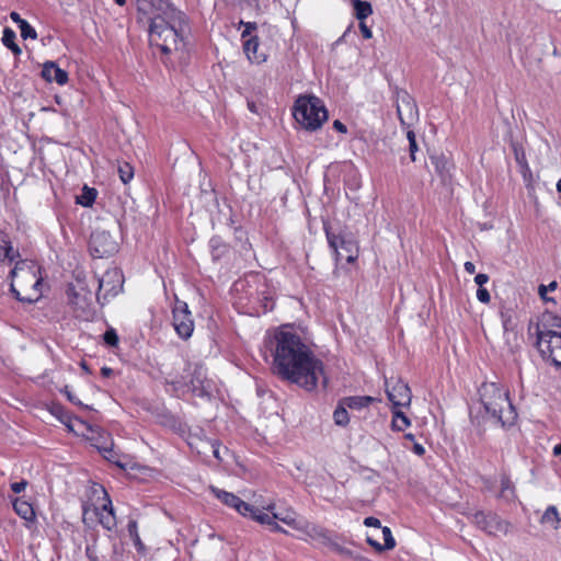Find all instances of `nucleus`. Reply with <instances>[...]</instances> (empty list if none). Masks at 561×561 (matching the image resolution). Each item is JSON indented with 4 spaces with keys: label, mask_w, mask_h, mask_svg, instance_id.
Here are the masks:
<instances>
[{
    "label": "nucleus",
    "mask_w": 561,
    "mask_h": 561,
    "mask_svg": "<svg viewBox=\"0 0 561 561\" xmlns=\"http://www.w3.org/2000/svg\"><path fill=\"white\" fill-rule=\"evenodd\" d=\"M10 19L18 24V26L20 27V25H22L26 20L22 19L20 16V14L15 11L11 12L10 13Z\"/></svg>",
    "instance_id": "8fccbe9b"
},
{
    "label": "nucleus",
    "mask_w": 561,
    "mask_h": 561,
    "mask_svg": "<svg viewBox=\"0 0 561 561\" xmlns=\"http://www.w3.org/2000/svg\"><path fill=\"white\" fill-rule=\"evenodd\" d=\"M515 158H516L517 163L523 169H525V170L528 169V164H527L526 157H525L524 152H519V151L515 150Z\"/></svg>",
    "instance_id": "a18cd8bd"
},
{
    "label": "nucleus",
    "mask_w": 561,
    "mask_h": 561,
    "mask_svg": "<svg viewBox=\"0 0 561 561\" xmlns=\"http://www.w3.org/2000/svg\"><path fill=\"white\" fill-rule=\"evenodd\" d=\"M333 419L336 425L339 426H346L350 422V416L347 413V407L343 404V401L341 400L337 408L335 409L333 413Z\"/></svg>",
    "instance_id": "2f4dec72"
},
{
    "label": "nucleus",
    "mask_w": 561,
    "mask_h": 561,
    "mask_svg": "<svg viewBox=\"0 0 561 561\" xmlns=\"http://www.w3.org/2000/svg\"><path fill=\"white\" fill-rule=\"evenodd\" d=\"M103 337L104 342L110 346H116L118 344V335L114 329L106 330Z\"/></svg>",
    "instance_id": "4c0bfd02"
},
{
    "label": "nucleus",
    "mask_w": 561,
    "mask_h": 561,
    "mask_svg": "<svg viewBox=\"0 0 561 561\" xmlns=\"http://www.w3.org/2000/svg\"><path fill=\"white\" fill-rule=\"evenodd\" d=\"M541 524L550 526L552 529H558L561 524L556 506H549L541 516Z\"/></svg>",
    "instance_id": "cd10ccee"
},
{
    "label": "nucleus",
    "mask_w": 561,
    "mask_h": 561,
    "mask_svg": "<svg viewBox=\"0 0 561 561\" xmlns=\"http://www.w3.org/2000/svg\"><path fill=\"white\" fill-rule=\"evenodd\" d=\"M264 299H265V302H264V309H265V311H267V310H272V309H273V302H272V301H271V302H268L267 297H264Z\"/></svg>",
    "instance_id": "13d9d810"
},
{
    "label": "nucleus",
    "mask_w": 561,
    "mask_h": 561,
    "mask_svg": "<svg viewBox=\"0 0 561 561\" xmlns=\"http://www.w3.org/2000/svg\"><path fill=\"white\" fill-rule=\"evenodd\" d=\"M127 530H128L129 537L133 539V542H134L136 549L139 552H144L145 545L142 543V541L140 539V536L138 534L137 522L136 520H129V523L127 525Z\"/></svg>",
    "instance_id": "473e14b6"
},
{
    "label": "nucleus",
    "mask_w": 561,
    "mask_h": 561,
    "mask_svg": "<svg viewBox=\"0 0 561 561\" xmlns=\"http://www.w3.org/2000/svg\"><path fill=\"white\" fill-rule=\"evenodd\" d=\"M96 195H98V192L95 188L88 187L85 185L82 188L81 195L77 197V203L84 207H90L94 203Z\"/></svg>",
    "instance_id": "7c9ffc66"
},
{
    "label": "nucleus",
    "mask_w": 561,
    "mask_h": 561,
    "mask_svg": "<svg viewBox=\"0 0 561 561\" xmlns=\"http://www.w3.org/2000/svg\"><path fill=\"white\" fill-rule=\"evenodd\" d=\"M404 437H405L407 439H409V440L413 442V443H414V440H415V436H414L413 434H411V433L405 434V436H404Z\"/></svg>",
    "instance_id": "052dcab7"
},
{
    "label": "nucleus",
    "mask_w": 561,
    "mask_h": 561,
    "mask_svg": "<svg viewBox=\"0 0 561 561\" xmlns=\"http://www.w3.org/2000/svg\"><path fill=\"white\" fill-rule=\"evenodd\" d=\"M99 491L102 494V497L98 499V503L83 504L82 520L88 526L98 522L106 530H113L116 527L117 522L112 501L103 488H100Z\"/></svg>",
    "instance_id": "6e6552de"
},
{
    "label": "nucleus",
    "mask_w": 561,
    "mask_h": 561,
    "mask_svg": "<svg viewBox=\"0 0 561 561\" xmlns=\"http://www.w3.org/2000/svg\"><path fill=\"white\" fill-rule=\"evenodd\" d=\"M203 371L202 368L195 369V377L191 378L190 380L186 379L184 376L180 377H172L167 379V382L173 386V389L175 391L182 390L183 388L187 387L192 391L196 392L201 390V394L206 391V386L199 380V377L202 376Z\"/></svg>",
    "instance_id": "f3484780"
},
{
    "label": "nucleus",
    "mask_w": 561,
    "mask_h": 561,
    "mask_svg": "<svg viewBox=\"0 0 561 561\" xmlns=\"http://www.w3.org/2000/svg\"><path fill=\"white\" fill-rule=\"evenodd\" d=\"M431 161L440 181L444 184L448 183L451 179V170L454 169L453 162L444 154L431 156Z\"/></svg>",
    "instance_id": "aec40b11"
},
{
    "label": "nucleus",
    "mask_w": 561,
    "mask_h": 561,
    "mask_svg": "<svg viewBox=\"0 0 561 561\" xmlns=\"http://www.w3.org/2000/svg\"><path fill=\"white\" fill-rule=\"evenodd\" d=\"M85 556L90 561H98V551L96 547L94 545L87 546L85 548Z\"/></svg>",
    "instance_id": "ea45409f"
},
{
    "label": "nucleus",
    "mask_w": 561,
    "mask_h": 561,
    "mask_svg": "<svg viewBox=\"0 0 561 561\" xmlns=\"http://www.w3.org/2000/svg\"><path fill=\"white\" fill-rule=\"evenodd\" d=\"M410 424L409 417L402 411L398 410V408H394L391 422L392 430L401 432L408 428Z\"/></svg>",
    "instance_id": "c756f323"
},
{
    "label": "nucleus",
    "mask_w": 561,
    "mask_h": 561,
    "mask_svg": "<svg viewBox=\"0 0 561 561\" xmlns=\"http://www.w3.org/2000/svg\"><path fill=\"white\" fill-rule=\"evenodd\" d=\"M173 327L180 337L187 340L194 331V321L187 304L176 301L173 308Z\"/></svg>",
    "instance_id": "ddd939ff"
},
{
    "label": "nucleus",
    "mask_w": 561,
    "mask_h": 561,
    "mask_svg": "<svg viewBox=\"0 0 561 561\" xmlns=\"http://www.w3.org/2000/svg\"><path fill=\"white\" fill-rule=\"evenodd\" d=\"M333 128L336 129L337 131L342 133V134H345L347 131V128H346L345 124H343L339 119L333 122Z\"/></svg>",
    "instance_id": "3c124183"
},
{
    "label": "nucleus",
    "mask_w": 561,
    "mask_h": 561,
    "mask_svg": "<svg viewBox=\"0 0 561 561\" xmlns=\"http://www.w3.org/2000/svg\"><path fill=\"white\" fill-rule=\"evenodd\" d=\"M413 453L417 456H423L425 454V448L423 447V445L414 442Z\"/></svg>",
    "instance_id": "603ef678"
},
{
    "label": "nucleus",
    "mask_w": 561,
    "mask_h": 561,
    "mask_svg": "<svg viewBox=\"0 0 561 561\" xmlns=\"http://www.w3.org/2000/svg\"><path fill=\"white\" fill-rule=\"evenodd\" d=\"M396 106L402 126L410 127L419 119V110L413 98L404 90L397 91Z\"/></svg>",
    "instance_id": "f8f14e48"
},
{
    "label": "nucleus",
    "mask_w": 561,
    "mask_h": 561,
    "mask_svg": "<svg viewBox=\"0 0 561 561\" xmlns=\"http://www.w3.org/2000/svg\"><path fill=\"white\" fill-rule=\"evenodd\" d=\"M556 187H557V191H558L559 193H561V180H559V181L557 182Z\"/></svg>",
    "instance_id": "680f3d73"
},
{
    "label": "nucleus",
    "mask_w": 561,
    "mask_h": 561,
    "mask_svg": "<svg viewBox=\"0 0 561 561\" xmlns=\"http://www.w3.org/2000/svg\"><path fill=\"white\" fill-rule=\"evenodd\" d=\"M11 290L20 301L34 302L42 296L39 266L30 261H19L10 272Z\"/></svg>",
    "instance_id": "423d86ee"
},
{
    "label": "nucleus",
    "mask_w": 561,
    "mask_h": 561,
    "mask_svg": "<svg viewBox=\"0 0 561 561\" xmlns=\"http://www.w3.org/2000/svg\"><path fill=\"white\" fill-rule=\"evenodd\" d=\"M276 520H277V519H273L272 525H268V526L271 527V529H272L273 531L287 534V531H286L282 526H279V525L276 523Z\"/></svg>",
    "instance_id": "864d4df0"
},
{
    "label": "nucleus",
    "mask_w": 561,
    "mask_h": 561,
    "mask_svg": "<svg viewBox=\"0 0 561 561\" xmlns=\"http://www.w3.org/2000/svg\"><path fill=\"white\" fill-rule=\"evenodd\" d=\"M489 282V276L486 274H477L474 277V283L478 285V287H483L484 284Z\"/></svg>",
    "instance_id": "de8ad7c7"
},
{
    "label": "nucleus",
    "mask_w": 561,
    "mask_h": 561,
    "mask_svg": "<svg viewBox=\"0 0 561 561\" xmlns=\"http://www.w3.org/2000/svg\"><path fill=\"white\" fill-rule=\"evenodd\" d=\"M18 256L19 252L11 245V242L5 238H0V262L11 264Z\"/></svg>",
    "instance_id": "a878e982"
},
{
    "label": "nucleus",
    "mask_w": 561,
    "mask_h": 561,
    "mask_svg": "<svg viewBox=\"0 0 561 561\" xmlns=\"http://www.w3.org/2000/svg\"><path fill=\"white\" fill-rule=\"evenodd\" d=\"M104 453H105L104 457L107 460L115 462L117 466H119L122 468L124 467L121 462H117V461L114 460V458L112 456V450L111 449H104Z\"/></svg>",
    "instance_id": "6e6d98bb"
},
{
    "label": "nucleus",
    "mask_w": 561,
    "mask_h": 561,
    "mask_svg": "<svg viewBox=\"0 0 561 561\" xmlns=\"http://www.w3.org/2000/svg\"><path fill=\"white\" fill-rule=\"evenodd\" d=\"M386 392L394 408L409 407L411 403V390L407 383L400 380L396 381L391 387L386 382Z\"/></svg>",
    "instance_id": "dca6fc26"
},
{
    "label": "nucleus",
    "mask_w": 561,
    "mask_h": 561,
    "mask_svg": "<svg viewBox=\"0 0 561 561\" xmlns=\"http://www.w3.org/2000/svg\"><path fill=\"white\" fill-rule=\"evenodd\" d=\"M15 38H16V34L15 32L10 28V27H5L3 30V35H2V44L9 48L13 54L14 56H20L22 54V50L21 48L15 44Z\"/></svg>",
    "instance_id": "bb28decb"
},
{
    "label": "nucleus",
    "mask_w": 561,
    "mask_h": 561,
    "mask_svg": "<svg viewBox=\"0 0 561 561\" xmlns=\"http://www.w3.org/2000/svg\"><path fill=\"white\" fill-rule=\"evenodd\" d=\"M381 534L383 537V545L374 538L373 535H367V542L369 546L375 548L377 551L391 550L396 547V540L392 536L391 529L387 526L381 527Z\"/></svg>",
    "instance_id": "4be33fe9"
},
{
    "label": "nucleus",
    "mask_w": 561,
    "mask_h": 561,
    "mask_svg": "<svg viewBox=\"0 0 561 561\" xmlns=\"http://www.w3.org/2000/svg\"><path fill=\"white\" fill-rule=\"evenodd\" d=\"M463 267L465 271L469 274H473L476 272V265L470 261L466 262Z\"/></svg>",
    "instance_id": "5fc2aeb1"
},
{
    "label": "nucleus",
    "mask_w": 561,
    "mask_h": 561,
    "mask_svg": "<svg viewBox=\"0 0 561 561\" xmlns=\"http://www.w3.org/2000/svg\"><path fill=\"white\" fill-rule=\"evenodd\" d=\"M209 490L214 494V496L217 497L222 504L227 505L228 507L234 508L242 516L251 517L252 519H254V516L256 515L257 512V507H254L245 503L236 494L218 489L216 486H210Z\"/></svg>",
    "instance_id": "4468645a"
},
{
    "label": "nucleus",
    "mask_w": 561,
    "mask_h": 561,
    "mask_svg": "<svg viewBox=\"0 0 561 561\" xmlns=\"http://www.w3.org/2000/svg\"><path fill=\"white\" fill-rule=\"evenodd\" d=\"M557 288V282H551L548 286L540 285L539 287V295L542 299H547L546 293L547 290H554Z\"/></svg>",
    "instance_id": "a19ab883"
},
{
    "label": "nucleus",
    "mask_w": 561,
    "mask_h": 561,
    "mask_svg": "<svg viewBox=\"0 0 561 561\" xmlns=\"http://www.w3.org/2000/svg\"><path fill=\"white\" fill-rule=\"evenodd\" d=\"M137 10L149 21V42L164 56L185 49V14L164 0H136Z\"/></svg>",
    "instance_id": "f03ea898"
},
{
    "label": "nucleus",
    "mask_w": 561,
    "mask_h": 561,
    "mask_svg": "<svg viewBox=\"0 0 561 561\" xmlns=\"http://www.w3.org/2000/svg\"><path fill=\"white\" fill-rule=\"evenodd\" d=\"M477 298L480 302L488 304L490 302L491 296L485 288L479 287L477 290Z\"/></svg>",
    "instance_id": "58836bf2"
},
{
    "label": "nucleus",
    "mask_w": 561,
    "mask_h": 561,
    "mask_svg": "<svg viewBox=\"0 0 561 561\" xmlns=\"http://www.w3.org/2000/svg\"><path fill=\"white\" fill-rule=\"evenodd\" d=\"M481 404L501 426H511L517 419V413L512 404L508 392L500 383L484 382L479 388Z\"/></svg>",
    "instance_id": "20e7f679"
},
{
    "label": "nucleus",
    "mask_w": 561,
    "mask_h": 561,
    "mask_svg": "<svg viewBox=\"0 0 561 561\" xmlns=\"http://www.w3.org/2000/svg\"><path fill=\"white\" fill-rule=\"evenodd\" d=\"M12 504H13L14 512L20 517H22L23 519L28 520V522L34 520L35 512H34L33 506L28 502L18 497L13 501Z\"/></svg>",
    "instance_id": "5701e85b"
},
{
    "label": "nucleus",
    "mask_w": 561,
    "mask_h": 561,
    "mask_svg": "<svg viewBox=\"0 0 561 561\" xmlns=\"http://www.w3.org/2000/svg\"><path fill=\"white\" fill-rule=\"evenodd\" d=\"M407 137L409 140L410 157L414 162L416 160L415 152L417 151L416 137L413 130H408Z\"/></svg>",
    "instance_id": "e433bc0d"
},
{
    "label": "nucleus",
    "mask_w": 561,
    "mask_h": 561,
    "mask_svg": "<svg viewBox=\"0 0 561 561\" xmlns=\"http://www.w3.org/2000/svg\"><path fill=\"white\" fill-rule=\"evenodd\" d=\"M20 32H21V37L23 39H36L37 38V33L35 31V28L27 22L25 21L22 25H20Z\"/></svg>",
    "instance_id": "c9c22d12"
},
{
    "label": "nucleus",
    "mask_w": 561,
    "mask_h": 561,
    "mask_svg": "<svg viewBox=\"0 0 561 561\" xmlns=\"http://www.w3.org/2000/svg\"><path fill=\"white\" fill-rule=\"evenodd\" d=\"M502 325L504 331H511L515 328V322L513 319V311L511 309H501L500 312Z\"/></svg>",
    "instance_id": "f704fd0d"
},
{
    "label": "nucleus",
    "mask_w": 561,
    "mask_h": 561,
    "mask_svg": "<svg viewBox=\"0 0 561 561\" xmlns=\"http://www.w3.org/2000/svg\"><path fill=\"white\" fill-rule=\"evenodd\" d=\"M42 77L48 82L64 85L68 82V73L54 61H46L42 69Z\"/></svg>",
    "instance_id": "412c9836"
},
{
    "label": "nucleus",
    "mask_w": 561,
    "mask_h": 561,
    "mask_svg": "<svg viewBox=\"0 0 561 561\" xmlns=\"http://www.w3.org/2000/svg\"><path fill=\"white\" fill-rule=\"evenodd\" d=\"M264 508L271 512V514L264 512L261 508H257L256 515L254 516L255 522L263 525H272L273 519H277L286 524L287 526L291 527L293 529L299 531L301 534V536H299V539H312L322 542L328 540L327 533L322 527L309 523L302 517H299L295 511L288 508L285 511L275 512L274 503H270Z\"/></svg>",
    "instance_id": "39448f33"
},
{
    "label": "nucleus",
    "mask_w": 561,
    "mask_h": 561,
    "mask_svg": "<svg viewBox=\"0 0 561 561\" xmlns=\"http://www.w3.org/2000/svg\"><path fill=\"white\" fill-rule=\"evenodd\" d=\"M118 5H124L126 0H114Z\"/></svg>",
    "instance_id": "e2e57ef3"
},
{
    "label": "nucleus",
    "mask_w": 561,
    "mask_h": 561,
    "mask_svg": "<svg viewBox=\"0 0 561 561\" xmlns=\"http://www.w3.org/2000/svg\"><path fill=\"white\" fill-rule=\"evenodd\" d=\"M241 24H243V25H244V27H245V28H244V31H243V32H242V34H241V37H242L243 39H244L247 36H249L253 30H255V28H256V24H255V23H252V22H247V23L241 22Z\"/></svg>",
    "instance_id": "c03bdc74"
},
{
    "label": "nucleus",
    "mask_w": 561,
    "mask_h": 561,
    "mask_svg": "<svg viewBox=\"0 0 561 561\" xmlns=\"http://www.w3.org/2000/svg\"><path fill=\"white\" fill-rule=\"evenodd\" d=\"M293 115L306 130L319 129L328 119V111L323 102L314 95H301L294 105Z\"/></svg>",
    "instance_id": "0eeeda50"
},
{
    "label": "nucleus",
    "mask_w": 561,
    "mask_h": 561,
    "mask_svg": "<svg viewBox=\"0 0 561 561\" xmlns=\"http://www.w3.org/2000/svg\"><path fill=\"white\" fill-rule=\"evenodd\" d=\"M359 30L365 38H371L373 32L366 25L365 20L359 21Z\"/></svg>",
    "instance_id": "49530a36"
},
{
    "label": "nucleus",
    "mask_w": 561,
    "mask_h": 561,
    "mask_svg": "<svg viewBox=\"0 0 561 561\" xmlns=\"http://www.w3.org/2000/svg\"><path fill=\"white\" fill-rule=\"evenodd\" d=\"M101 374H102V376H104V377H110V376L113 374V370H112V368H110V367H103V368L101 369Z\"/></svg>",
    "instance_id": "4d7b16f0"
},
{
    "label": "nucleus",
    "mask_w": 561,
    "mask_h": 561,
    "mask_svg": "<svg viewBox=\"0 0 561 561\" xmlns=\"http://www.w3.org/2000/svg\"><path fill=\"white\" fill-rule=\"evenodd\" d=\"M499 497L507 502H512L516 499L515 486L506 473L501 474V490Z\"/></svg>",
    "instance_id": "393cba45"
},
{
    "label": "nucleus",
    "mask_w": 561,
    "mask_h": 561,
    "mask_svg": "<svg viewBox=\"0 0 561 561\" xmlns=\"http://www.w3.org/2000/svg\"><path fill=\"white\" fill-rule=\"evenodd\" d=\"M343 404L347 407V409L360 410L363 408L368 407L370 403L376 401V398L370 396H354L346 397L342 399Z\"/></svg>",
    "instance_id": "b1692460"
},
{
    "label": "nucleus",
    "mask_w": 561,
    "mask_h": 561,
    "mask_svg": "<svg viewBox=\"0 0 561 561\" xmlns=\"http://www.w3.org/2000/svg\"><path fill=\"white\" fill-rule=\"evenodd\" d=\"M68 302L72 306L76 317H83L89 308L90 299L87 295H81L73 286L67 289Z\"/></svg>",
    "instance_id": "6ab92c4d"
},
{
    "label": "nucleus",
    "mask_w": 561,
    "mask_h": 561,
    "mask_svg": "<svg viewBox=\"0 0 561 561\" xmlns=\"http://www.w3.org/2000/svg\"><path fill=\"white\" fill-rule=\"evenodd\" d=\"M214 456L219 459V451H218V449H214Z\"/></svg>",
    "instance_id": "0e129e2a"
},
{
    "label": "nucleus",
    "mask_w": 561,
    "mask_h": 561,
    "mask_svg": "<svg viewBox=\"0 0 561 561\" xmlns=\"http://www.w3.org/2000/svg\"><path fill=\"white\" fill-rule=\"evenodd\" d=\"M330 248L333 250L335 261L341 264L343 261L353 263L358 257V247L356 241L351 237L335 234L325 230Z\"/></svg>",
    "instance_id": "9d476101"
},
{
    "label": "nucleus",
    "mask_w": 561,
    "mask_h": 561,
    "mask_svg": "<svg viewBox=\"0 0 561 561\" xmlns=\"http://www.w3.org/2000/svg\"><path fill=\"white\" fill-rule=\"evenodd\" d=\"M355 16L359 21H364L373 13L371 4L363 0H352Z\"/></svg>",
    "instance_id": "c85d7f7f"
},
{
    "label": "nucleus",
    "mask_w": 561,
    "mask_h": 561,
    "mask_svg": "<svg viewBox=\"0 0 561 561\" xmlns=\"http://www.w3.org/2000/svg\"><path fill=\"white\" fill-rule=\"evenodd\" d=\"M273 373L283 380L311 391L323 377V363L299 334L289 328L276 330L270 339Z\"/></svg>",
    "instance_id": "f257e3e1"
},
{
    "label": "nucleus",
    "mask_w": 561,
    "mask_h": 561,
    "mask_svg": "<svg viewBox=\"0 0 561 561\" xmlns=\"http://www.w3.org/2000/svg\"><path fill=\"white\" fill-rule=\"evenodd\" d=\"M553 455H554V456H561V444H557V445L553 447Z\"/></svg>",
    "instance_id": "bf43d9fd"
},
{
    "label": "nucleus",
    "mask_w": 561,
    "mask_h": 561,
    "mask_svg": "<svg viewBox=\"0 0 561 561\" xmlns=\"http://www.w3.org/2000/svg\"><path fill=\"white\" fill-rule=\"evenodd\" d=\"M98 284L96 300L104 305L121 293L124 275L116 267L110 268L98 279Z\"/></svg>",
    "instance_id": "1a4fd4ad"
},
{
    "label": "nucleus",
    "mask_w": 561,
    "mask_h": 561,
    "mask_svg": "<svg viewBox=\"0 0 561 561\" xmlns=\"http://www.w3.org/2000/svg\"><path fill=\"white\" fill-rule=\"evenodd\" d=\"M528 333L536 336L535 345L541 356L561 367V318L550 312L542 313L536 323L529 324Z\"/></svg>",
    "instance_id": "7ed1b4c3"
},
{
    "label": "nucleus",
    "mask_w": 561,
    "mask_h": 561,
    "mask_svg": "<svg viewBox=\"0 0 561 561\" xmlns=\"http://www.w3.org/2000/svg\"><path fill=\"white\" fill-rule=\"evenodd\" d=\"M64 392L70 402L81 405V402L76 398V396L69 390L68 387H65Z\"/></svg>",
    "instance_id": "09e8293b"
},
{
    "label": "nucleus",
    "mask_w": 561,
    "mask_h": 561,
    "mask_svg": "<svg viewBox=\"0 0 561 561\" xmlns=\"http://www.w3.org/2000/svg\"><path fill=\"white\" fill-rule=\"evenodd\" d=\"M243 51L251 64L260 65L267 60V53L261 48L257 36L244 39Z\"/></svg>",
    "instance_id": "a211bd4d"
},
{
    "label": "nucleus",
    "mask_w": 561,
    "mask_h": 561,
    "mask_svg": "<svg viewBox=\"0 0 561 561\" xmlns=\"http://www.w3.org/2000/svg\"><path fill=\"white\" fill-rule=\"evenodd\" d=\"M472 522L489 535L497 536L508 531V523L493 513L476 512L471 516Z\"/></svg>",
    "instance_id": "2eb2a0df"
},
{
    "label": "nucleus",
    "mask_w": 561,
    "mask_h": 561,
    "mask_svg": "<svg viewBox=\"0 0 561 561\" xmlns=\"http://www.w3.org/2000/svg\"><path fill=\"white\" fill-rule=\"evenodd\" d=\"M118 174L122 182L127 184L134 178V168L129 163L123 162L118 165Z\"/></svg>",
    "instance_id": "72a5a7b5"
},
{
    "label": "nucleus",
    "mask_w": 561,
    "mask_h": 561,
    "mask_svg": "<svg viewBox=\"0 0 561 561\" xmlns=\"http://www.w3.org/2000/svg\"><path fill=\"white\" fill-rule=\"evenodd\" d=\"M364 525L367 526V527H375L377 529L381 528V524H380V520L376 517H366L364 519Z\"/></svg>",
    "instance_id": "79ce46f5"
},
{
    "label": "nucleus",
    "mask_w": 561,
    "mask_h": 561,
    "mask_svg": "<svg viewBox=\"0 0 561 561\" xmlns=\"http://www.w3.org/2000/svg\"><path fill=\"white\" fill-rule=\"evenodd\" d=\"M26 485H27V482L25 480H22L19 482H13V483H11V490L14 493H21L25 490Z\"/></svg>",
    "instance_id": "37998d69"
},
{
    "label": "nucleus",
    "mask_w": 561,
    "mask_h": 561,
    "mask_svg": "<svg viewBox=\"0 0 561 561\" xmlns=\"http://www.w3.org/2000/svg\"><path fill=\"white\" fill-rule=\"evenodd\" d=\"M89 249L94 257H107L118 251V243L108 231L95 229L89 242Z\"/></svg>",
    "instance_id": "9b49d317"
}]
</instances>
